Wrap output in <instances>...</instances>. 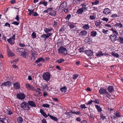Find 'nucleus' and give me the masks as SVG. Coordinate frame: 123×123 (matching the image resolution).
<instances>
[{"label":"nucleus","mask_w":123,"mask_h":123,"mask_svg":"<svg viewBox=\"0 0 123 123\" xmlns=\"http://www.w3.org/2000/svg\"><path fill=\"white\" fill-rule=\"evenodd\" d=\"M36 55H32L31 59V60L34 61L35 59Z\"/></svg>","instance_id":"nucleus-62"},{"label":"nucleus","mask_w":123,"mask_h":123,"mask_svg":"<svg viewBox=\"0 0 123 123\" xmlns=\"http://www.w3.org/2000/svg\"><path fill=\"white\" fill-rule=\"evenodd\" d=\"M104 26L107 29H109L110 30L112 28H113L110 25L107 24H105V25Z\"/></svg>","instance_id":"nucleus-30"},{"label":"nucleus","mask_w":123,"mask_h":123,"mask_svg":"<svg viewBox=\"0 0 123 123\" xmlns=\"http://www.w3.org/2000/svg\"><path fill=\"white\" fill-rule=\"evenodd\" d=\"M87 32L85 30L81 31L79 33V35L81 37H84L87 35Z\"/></svg>","instance_id":"nucleus-10"},{"label":"nucleus","mask_w":123,"mask_h":123,"mask_svg":"<svg viewBox=\"0 0 123 123\" xmlns=\"http://www.w3.org/2000/svg\"><path fill=\"white\" fill-rule=\"evenodd\" d=\"M67 88L66 86H64L63 87L61 88L60 89V90L62 92H66L67 91Z\"/></svg>","instance_id":"nucleus-38"},{"label":"nucleus","mask_w":123,"mask_h":123,"mask_svg":"<svg viewBox=\"0 0 123 123\" xmlns=\"http://www.w3.org/2000/svg\"><path fill=\"white\" fill-rule=\"evenodd\" d=\"M99 1L98 0H96L95 1L92 2V4L93 5H96L98 4L99 3Z\"/></svg>","instance_id":"nucleus-55"},{"label":"nucleus","mask_w":123,"mask_h":123,"mask_svg":"<svg viewBox=\"0 0 123 123\" xmlns=\"http://www.w3.org/2000/svg\"><path fill=\"white\" fill-rule=\"evenodd\" d=\"M0 123H8L7 119L5 118H0Z\"/></svg>","instance_id":"nucleus-22"},{"label":"nucleus","mask_w":123,"mask_h":123,"mask_svg":"<svg viewBox=\"0 0 123 123\" xmlns=\"http://www.w3.org/2000/svg\"><path fill=\"white\" fill-rule=\"evenodd\" d=\"M46 87H48V86L47 84H45L44 85H42L41 87L42 89H43V91L44 89H45Z\"/></svg>","instance_id":"nucleus-44"},{"label":"nucleus","mask_w":123,"mask_h":123,"mask_svg":"<svg viewBox=\"0 0 123 123\" xmlns=\"http://www.w3.org/2000/svg\"><path fill=\"white\" fill-rule=\"evenodd\" d=\"M50 118L51 119L55 121H56L58 120V118L55 117H54L52 116H50Z\"/></svg>","instance_id":"nucleus-41"},{"label":"nucleus","mask_w":123,"mask_h":123,"mask_svg":"<svg viewBox=\"0 0 123 123\" xmlns=\"http://www.w3.org/2000/svg\"><path fill=\"white\" fill-rule=\"evenodd\" d=\"M110 30L111 31L113 34L112 35H115L116 36H118V33L117 32V30H116L115 29H114L113 28H112Z\"/></svg>","instance_id":"nucleus-19"},{"label":"nucleus","mask_w":123,"mask_h":123,"mask_svg":"<svg viewBox=\"0 0 123 123\" xmlns=\"http://www.w3.org/2000/svg\"><path fill=\"white\" fill-rule=\"evenodd\" d=\"M108 31V30H105V29H102V32L104 34H107V32Z\"/></svg>","instance_id":"nucleus-58"},{"label":"nucleus","mask_w":123,"mask_h":123,"mask_svg":"<svg viewBox=\"0 0 123 123\" xmlns=\"http://www.w3.org/2000/svg\"><path fill=\"white\" fill-rule=\"evenodd\" d=\"M100 118L103 120H104L106 118L103 115V114H102V113H101L100 114Z\"/></svg>","instance_id":"nucleus-59"},{"label":"nucleus","mask_w":123,"mask_h":123,"mask_svg":"<svg viewBox=\"0 0 123 123\" xmlns=\"http://www.w3.org/2000/svg\"><path fill=\"white\" fill-rule=\"evenodd\" d=\"M53 8L48 7L47 8V9L46 10H44L43 12L45 13H48L49 12H51L53 9Z\"/></svg>","instance_id":"nucleus-29"},{"label":"nucleus","mask_w":123,"mask_h":123,"mask_svg":"<svg viewBox=\"0 0 123 123\" xmlns=\"http://www.w3.org/2000/svg\"><path fill=\"white\" fill-rule=\"evenodd\" d=\"M17 98L18 99H23L25 98V94L23 93L17 94Z\"/></svg>","instance_id":"nucleus-9"},{"label":"nucleus","mask_w":123,"mask_h":123,"mask_svg":"<svg viewBox=\"0 0 123 123\" xmlns=\"http://www.w3.org/2000/svg\"><path fill=\"white\" fill-rule=\"evenodd\" d=\"M111 54L113 56L117 58L119 56V55L115 51L112 52L111 53Z\"/></svg>","instance_id":"nucleus-35"},{"label":"nucleus","mask_w":123,"mask_h":123,"mask_svg":"<svg viewBox=\"0 0 123 123\" xmlns=\"http://www.w3.org/2000/svg\"><path fill=\"white\" fill-rule=\"evenodd\" d=\"M31 53L32 55H36V51L35 50H34V49H32L31 50Z\"/></svg>","instance_id":"nucleus-60"},{"label":"nucleus","mask_w":123,"mask_h":123,"mask_svg":"<svg viewBox=\"0 0 123 123\" xmlns=\"http://www.w3.org/2000/svg\"><path fill=\"white\" fill-rule=\"evenodd\" d=\"M111 10L108 8H105L103 11V13L106 15H107L111 13Z\"/></svg>","instance_id":"nucleus-11"},{"label":"nucleus","mask_w":123,"mask_h":123,"mask_svg":"<svg viewBox=\"0 0 123 123\" xmlns=\"http://www.w3.org/2000/svg\"><path fill=\"white\" fill-rule=\"evenodd\" d=\"M118 41L121 44L123 43V38L121 37H119L118 39Z\"/></svg>","instance_id":"nucleus-43"},{"label":"nucleus","mask_w":123,"mask_h":123,"mask_svg":"<svg viewBox=\"0 0 123 123\" xmlns=\"http://www.w3.org/2000/svg\"><path fill=\"white\" fill-rule=\"evenodd\" d=\"M65 114L67 115L68 116V117L69 118L71 117L72 116L71 113L70 112H66L65 113Z\"/></svg>","instance_id":"nucleus-42"},{"label":"nucleus","mask_w":123,"mask_h":123,"mask_svg":"<svg viewBox=\"0 0 123 123\" xmlns=\"http://www.w3.org/2000/svg\"><path fill=\"white\" fill-rule=\"evenodd\" d=\"M23 48H18L16 50L17 52H18V53H21L22 52L23 50Z\"/></svg>","instance_id":"nucleus-40"},{"label":"nucleus","mask_w":123,"mask_h":123,"mask_svg":"<svg viewBox=\"0 0 123 123\" xmlns=\"http://www.w3.org/2000/svg\"><path fill=\"white\" fill-rule=\"evenodd\" d=\"M118 17L116 14H113L111 16V17L112 18H115Z\"/></svg>","instance_id":"nucleus-57"},{"label":"nucleus","mask_w":123,"mask_h":123,"mask_svg":"<svg viewBox=\"0 0 123 123\" xmlns=\"http://www.w3.org/2000/svg\"><path fill=\"white\" fill-rule=\"evenodd\" d=\"M84 10L85 11V9H84L81 8H80L77 10L76 13L79 14H81L84 12Z\"/></svg>","instance_id":"nucleus-23"},{"label":"nucleus","mask_w":123,"mask_h":123,"mask_svg":"<svg viewBox=\"0 0 123 123\" xmlns=\"http://www.w3.org/2000/svg\"><path fill=\"white\" fill-rule=\"evenodd\" d=\"M52 33H49L47 34H44L41 36L42 39L45 41L47 40V38L50 36L52 34Z\"/></svg>","instance_id":"nucleus-5"},{"label":"nucleus","mask_w":123,"mask_h":123,"mask_svg":"<svg viewBox=\"0 0 123 123\" xmlns=\"http://www.w3.org/2000/svg\"><path fill=\"white\" fill-rule=\"evenodd\" d=\"M71 113L74 114L79 115L80 114V111H71Z\"/></svg>","instance_id":"nucleus-46"},{"label":"nucleus","mask_w":123,"mask_h":123,"mask_svg":"<svg viewBox=\"0 0 123 123\" xmlns=\"http://www.w3.org/2000/svg\"><path fill=\"white\" fill-rule=\"evenodd\" d=\"M99 92L100 95L105 94L107 97L110 96V93L107 92L106 88L104 87L101 88L99 91Z\"/></svg>","instance_id":"nucleus-1"},{"label":"nucleus","mask_w":123,"mask_h":123,"mask_svg":"<svg viewBox=\"0 0 123 123\" xmlns=\"http://www.w3.org/2000/svg\"><path fill=\"white\" fill-rule=\"evenodd\" d=\"M97 33L96 31H93L91 32V35L92 36L95 37L97 35Z\"/></svg>","instance_id":"nucleus-50"},{"label":"nucleus","mask_w":123,"mask_h":123,"mask_svg":"<svg viewBox=\"0 0 123 123\" xmlns=\"http://www.w3.org/2000/svg\"><path fill=\"white\" fill-rule=\"evenodd\" d=\"M52 30V28H45L44 29V31L46 33H49V32L51 31Z\"/></svg>","instance_id":"nucleus-27"},{"label":"nucleus","mask_w":123,"mask_h":123,"mask_svg":"<svg viewBox=\"0 0 123 123\" xmlns=\"http://www.w3.org/2000/svg\"><path fill=\"white\" fill-rule=\"evenodd\" d=\"M108 91L111 93H112L114 91V88L112 86H110L107 88Z\"/></svg>","instance_id":"nucleus-20"},{"label":"nucleus","mask_w":123,"mask_h":123,"mask_svg":"<svg viewBox=\"0 0 123 123\" xmlns=\"http://www.w3.org/2000/svg\"><path fill=\"white\" fill-rule=\"evenodd\" d=\"M20 106L25 110H28L30 108L28 103L25 102H22L20 105Z\"/></svg>","instance_id":"nucleus-2"},{"label":"nucleus","mask_w":123,"mask_h":123,"mask_svg":"<svg viewBox=\"0 0 123 123\" xmlns=\"http://www.w3.org/2000/svg\"><path fill=\"white\" fill-rule=\"evenodd\" d=\"M27 103L28 105H30L32 107H35L36 106L35 103L32 101H29Z\"/></svg>","instance_id":"nucleus-17"},{"label":"nucleus","mask_w":123,"mask_h":123,"mask_svg":"<svg viewBox=\"0 0 123 123\" xmlns=\"http://www.w3.org/2000/svg\"><path fill=\"white\" fill-rule=\"evenodd\" d=\"M11 84L12 83L11 82L8 81H7L3 83L1 85V86H8L9 87L11 85Z\"/></svg>","instance_id":"nucleus-13"},{"label":"nucleus","mask_w":123,"mask_h":123,"mask_svg":"<svg viewBox=\"0 0 123 123\" xmlns=\"http://www.w3.org/2000/svg\"><path fill=\"white\" fill-rule=\"evenodd\" d=\"M105 54H104V53H103L101 51H98V53H96V55L98 57H101L103 56L104 55H105Z\"/></svg>","instance_id":"nucleus-24"},{"label":"nucleus","mask_w":123,"mask_h":123,"mask_svg":"<svg viewBox=\"0 0 123 123\" xmlns=\"http://www.w3.org/2000/svg\"><path fill=\"white\" fill-rule=\"evenodd\" d=\"M13 86L16 89H19L20 87L19 83L18 82H16L13 84Z\"/></svg>","instance_id":"nucleus-21"},{"label":"nucleus","mask_w":123,"mask_h":123,"mask_svg":"<svg viewBox=\"0 0 123 123\" xmlns=\"http://www.w3.org/2000/svg\"><path fill=\"white\" fill-rule=\"evenodd\" d=\"M100 22V20H99V22H95V25L97 26L98 27L100 26V23H101Z\"/></svg>","instance_id":"nucleus-63"},{"label":"nucleus","mask_w":123,"mask_h":123,"mask_svg":"<svg viewBox=\"0 0 123 123\" xmlns=\"http://www.w3.org/2000/svg\"><path fill=\"white\" fill-rule=\"evenodd\" d=\"M67 6V3L66 1L63 2L60 5L59 7L60 9L63 10L65 9Z\"/></svg>","instance_id":"nucleus-6"},{"label":"nucleus","mask_w":123,"mask_h":123,"mask_svg":"<svg viewBox=\"0 0 123 123\" xmlns=\"http://www.w3.org/2000/svg\"><path fill=\"white\" fill-rule=\"evenodd\" d=\"M89 120L92 122H94V118L93 114H90Z\"/></svg>","instance_id":"nucleus-34"},{"label":"nucleus","mask_w":123,"mask_h":123,"mask_svg":"<svg viewBox=\"0 0 123 123\" xmlns=\"http://www.w3.org/2000/svg\"><path fill=\"white\" fill-rule=\"evenodd\" d=\"M71 17V15L70 14H69L68 15L67 17L65 18V19L67 20H68Z\"/></svg>","instance_id":"nucleus-54"},{"label":"nucleus","mask_w":123,"mask_h":123,"mask_svg":"<svg viewBox=\"0 0 123 123\" xmlns=\"http://www.w3.org/2000/svg\"><path fill=\"white\" fill-rule=\"evenodd\" d=\"M45 61V59L43 58V57H41L37 59V60H36L35 63H38L41 62H44Z\"/></svg>","instance_id":"nucleus-18"},{"label":"nucleus","mask_w":123,"mask_h":123,"mask_svg":"<svg viewBox=\"0 0 123 123\" xmlns=\"http://www.w3.org/2000/svg\"><path fill=\"white\" fill-rule=\"evenodd\" d=\"M28 53L26 51H23L20 54V55L22 56L23 57L26 58V55H28Z\"/></svg>","instance_id":"nucleus-16"},{"label":"nucleus","mask_w":123,"mask_h":123,"mask_svg":"<svg viewBox=\"0 0 123 123\" xmlns=\"http://www.w3.org/2000/svg\"><path fill=\"white\" fill-rule=\"evenodd\" d=\"M85 48H80L79 50V51L80 53L85 52Z\"/></svg>","instance_id":"nucleus-51"},{"label":"nucleus","mask_w":123,"mask_h":123,"mask_svg":"<svg viewBox=\"0 0 123 123\" xmlns=\"http://www.w3.org/2000/svg\"><path fill=\"white\" fill-rule=\"evenodd\" d=\"M95 106L98 111L100 112L101 113H102L101 111H102V110L100 107L99 106L97 105H95Z\"/></svg>","instance_id":"nucleus-32"},{"label":"nucleus","mask_w":123,"mask_h":123,"mask_svg":"<svg viewBox=\"0 0 123 123\" xmlns=\"http://www.w3.org/2000/svg\"><path fill=\"white\" fill-rule=\"evenodd\" d=\"M73 3L74 5H77L80 4L81 0H72Z\"/></svg>","instance_id":"nucleus-28"},{"label":"nucleus","mask_w":123,"mask_h":123,"mask_svg":"<svg viewBox=\"0 0 123 123\" xmlns=\"http://www.w3.org/2000/svg\"><path fill=\"white\" fill-rule=\"evenodd\" d=\"M33 90L35 92H37V94L38 95H40V94L41 93V92H40L38 91V90L37 89H35V88L34 90Z\"/></svg>","instance_id":"nucleus-64"},{"label":"nucleus","mask_w":123,"mask_h":123,"mask_svg":"<svg viewBox=\"0 0 123 123\" xmlns=\"http://www.w3.org/2000/svg\"><path fill=\"white\" fill-rule=\"evenodd\" d=\"M42 77L43 80L47 81H49L50 78V75L49 73L46 72L43 75Z\"/></svg>","instance_id":"nucleus-4"},{"label":"nucleus","mask_w":123,"mask_h":123,"mask_svg":"<svg viewBox=\"0 0 123 123\" xmlns=\"http://www.w3.org/2000/svg\"><path fill=\"white\" fill-rule=\"evenodd\" d=\"M31 35L32 38H35L36 37V34L34 32H33Z\"/></svg>","instance_id":"nucleus-48"},{"label":"nucleus","mask_w":123,"mask_h":123,"mask_svg":"<svg viewBox=\"0 0 123 123\" xmlns=\"http://www.w3.org/2000/svg\"><path fill=\"white\" fill-rule=\"evenodd\" d=\"M87 5V4L85 3L83 4H81V6L82 7V8L84 9H85V10H87V8L86 7V6Z\"/></svg>","instance_id":"nucleus-33"},{"label":"nucleus","mask_w":123,"mask_h":123,"mask_svg":"<svg viewBox=\"0 0 123 123\" xmlns=\"http://www.w3.org/2000/svg\"><path fill=\"white\" fill-rule=\"evenodd\" d=\"M102 20L103 21H105L106 22H107L109 21L108 18L105 17H103L102 19Z\"/></svg>","instance_id":"nucleus-61"},{"label":"nucleus","mask_w":123,"mask_h":123,"mask_svg":"<svg viewBox=\"0 0 123 123\" xmlns=\"http://www.w3.org/2000/svg\"><path fill=\"white\" fill-rule=\"evenodd\" d=\"M40 112L41 114L45 118H46L48 117V116H49L50 117V116L52 115H50L49 113H48V115H47L45 112L44 110L42 109H41L40 110Z\"/></svg>","instance_id":"nucleus-8"},{"label":"nucleus","mask_w":123,"mask_h":123,"mask_svg":"<svg viewBox=\"0 0 123 123\" xmlns=\"http://www.w3.org/2000/svg\"><path fill=\"white\" fill-rule=\"evenodd\" d=\"M65 61L63 59H59L57 60L56 62L58 63H60L64 62Z\"/></svg>","instance_id":"nucleus-37"},{"label":"nucleus","mask_w":123,"mask_h":123,"mask_svg":"<svg viewBox=\"0 0 123 123\" xmlns=\"http://www.w3.org/2000/svg\"><path fill=\"white\" fill-rule=\"evenodd\" d=\"M56 12L55 10H52L49 13V15L51 16H54L56 14Z\"/></svg>","instance_id":"nucleus-26"},{"label":"nucleus","mask_w":123,"mask_h":123,"mask_svg":"<svg viewBox=\"0 0 123 123\" xmlns=\"http://www.w3.org/2000/svg\"><path fill=\"white\" fill-rule=\"evenodd\" d=\"M86 53L89 56H91L93 54V52L91 49L85 50Z\"/></svg>","instance_id":"nucleus-12"},{"label":"nucleus","mask_w":123,"mask_h":123,"mask_svg":"<svg viewBox=\"0 0 123 123\" xmlns=\"http://www.w3.org/2000/svg\"><path fill=\"white\" fill-rule=\"evenodd\" d=\"M109 38L111 41L113 42H114L117 40V36L115 35H111L109 36Z\"/></svg>","instance_id":"nucleus-7"},{"label":"nucleus","mask_w":123,"mask_h":123,"mask_svg":"<svg viewBox=\"0 0 123 123\" xmlns=\"http://www.w3.org/2000/svg\"><path fill=\"white\" fill-rule=\"evenodd\" d=\"M114 114L117 117H121L120 113L118 111L116 112Z\"/></svg>","instance_id":"nucleus-47"},{"label":"nucleus","mask_w":123,"mask_h":123,"mask_svg":"<svg viewBox=\"0 0 123 123\" xmlns=\"http://www.w3.org/2000/svg\"><path fill=\"white\" fill-rule=\"evenodd\" d=\"M42 106L44 107L49 108L50 106V105L47 104H43L42 105Z\"/></svg>","instance_id":"nucleus-53"},{"label":"nucleus","mask_w":123,"mask_h":123,"mask_svg":"<svg viewBox=\"0 0 123 123\" xmlns=\"http://www.w3.org/2000/svg\"><path fill=\"white\" fill-rule=\"evenodd\" d=\"M17 122L19 123H21L23 121L22 118L21 117H18L17 118Z\"/></svg>","instance_id":"nucleus-36"},{"label":"nucleus","mask_w":123,"mask_h":123,"mask_svg":"<svg viewBox=\"0 0 123 123\" xmlns=\"http://www.w3.org/2000/svg\"><path fill=\"white\" fill-rule=\"evenodd\" d=\"M80 107L81 109H85L87 108L86 107L85 104H81L80 105Z\"/></svg>","instance_id":"nucleus-52"},{"label":"nucleus","mask_w":123,"mask_h":123,"mask_svg":"<svg viewBox=\"0 0 123 123\" xmlns=\"http://www.w3.org/2000/svg\"><path fill=\"white\" fill-rule=\"evenodd\" d=\"M25 86L27 88V89L28 90L32 89V90H34V87L30 85L28 83L26 84H25Z\"/></svg>","instance_id":"nucleus-15"},{"label":"nucleus","mask_w":123,"mask_h":123,"mask_svg":"<svg viewBox=\"0 0 123 123\" xmlns=\"http://www.w3.org/2000/svg\"><path fill=\"white\" fill-rule=\"evenodd\" d=\"M7 53L9 56H14V54L10 51L8 46H7Z\"/></svg>","instance_id":"nucleus-14"},{"label":"nucleus","mask_w":123,"mask_h":123,"mask_svg":"<svg viewBox=\"0 0 123 123\" xmlns=\"http://www.w3.org/2000/svg\"><path fill=\"white\" fill-rule=\"evenodd\" d=\"M7 41L8 42V43H10L11 45H12L14 44L15 42L13 40L11 37H10L9 38L7 39Z\"/></svg>","instance_id":"nucleus-25"},{"label":"nucleus","mask_w":123,"mask_h":123,"mask_svg":"<svg viewBox=\"0 0 123 123\" xmlns=\"http://www.w3.org/2000/svg\"><path fill=\"white\" fill-rule=\"evenodd\" d=\"M78 76L79 75L77 74H76L74 75L73 77V79L74 80H75Z\"/></svg>","instance_id":"nucleus-56"},{"label":"nucleus","mask_w":123,"mask_h":123,"mask_svg":"<svg viewBox=\"0 0 123 123\" xmlns=\"http://www.w3.org/2000/svg\"><path fill=\"white\" fill-rule=\"evenodd\" d=\"M7 113L9 115H11L13 114L12 111L9 109H8L6 111Z\"/></svg>","instance_id":"nucleus-39"},{"label":"nucleus","mask_w":123,"mask_h":123,"mask_svg":"<svg viewBox=\"0 0 123 123\" xmlns=\"http://www.w3.org/2000/svg\"><path fill=\"white\" fill-rule=\"evenodd\" d=\"M58 52L60 54H62L63 55H65L67 53L66 49L62 46H61L58 49Z\"/></svg>","instance_id":"nucleus-3"},{"label":"nucleus","mask_w":123,"mask_h":123,"mask_svg":"<svg viewBox=\"0 0 123 123\" xmlns=\"http://www.w3.org/2000/svg\"><path fill=\"white\" fill-rule=\"evenodd\" d=\"M115 26H116L119 27L121 28L123 27L122 25L120 23H117L115 25Z\"/></svg>","instance_id":"nucleus-49"},{"label":"nucleus","mask_w":123,"mask_h":123,"mask_svg":"<svg viewBox=\"0 0 123 123\" xmlns=\"http://www.w3.org/2000/svg\"><path fill=\"white\" fill-rule=\"evenodd\" d=\"M82 28L84 29L85 30H88L89 29L90 27L89 25L88 24H85L82 26Z\"/></svg>","instance_id":"nucleus-31"},{"label":"nucleus","mask_w":123,"mask_h":123,"mask_svg":"<svg viewBox=\"0 0 123 123\" xmlns=\"http://www.w3.org/2000/svg\"><path fill=\"white\" fill-rule=\"evenodd\" d=\"M68 25L69 26L70 28H73L75 27V26L74 25L70 22L68 23Z\"/></svg>","instance_id":"nucleus-45"}]
</instances>
